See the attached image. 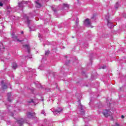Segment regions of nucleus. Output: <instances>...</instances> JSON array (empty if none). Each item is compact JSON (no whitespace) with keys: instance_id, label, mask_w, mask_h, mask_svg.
I'll list each match as a JSON object with an SVG mask.
<instances>
[{"instance_id":"f704fd0d","label":"nucleus","mask_w":126,"mask_h":126,"mask_svg":"<svg viewBox=\"0 0 126 126\" xmlns=\"http://www.w3.org/2000/svg\"><path fill=\"white\" fill-rule=\"evenodd\" d=\"M106 19H107V17H106Z\"/></svg>"},{"instance_id":"ddd939ff","label":"nucleus","mask_w":126,"mask_h":126,"mask_svg":"<svg viewBox=\"0 0 126 126\" xmlns=\"http://www.w3.org/2000/svg\"><path fill=\"white\" fill-rule=\"evenodd\" d=\"M107 25L109 28H113L114 26H113V23L110 22V21H107Z\"/></svg>"},{"instance_id":"4468645a","label":"nucleus","mask_w":126,"mask_h":126,"mask_svg":"<svg viewBox=\"0 0 126 126\" xmlns=\"http://www.w3.org/2000/svg\"><path fill=\"white\" fill-rule=\"evenodd\" d=\"M7 96L8 101H9V102H11V99H10V96H11V93H8L7 94Z\"/></svg>"},{"instance_id":"2eb2a0df","label":"nucleus","mask_w":126,"mask_h":126,"mask_svg":"<svg viewBox=\"0 0 126 126\" xmlns=\"http://www.w3.org/2000/svg\"><path fill=\"white\" fill-rule=\"evenodd\" d=\"M27 116L28 118H32V117H33V116H34V114L31 113V112H28L27 114Z\"/></svg>"},{"instance_id":"f03ea898","label":"nucleus","mask_w":126,"mask_h":126,"mask_svg":"<svg viewBox=\"0 0 126 126\" xmlns=\"http://www.w3.org/2000/svg\"><path fill=\"white\" fill-rule=\"evenodd\" d=\"M27 4V2H25L24 1H22L19 3H18V9H20L21 10H23V6H25Z\"/></svg>"},{"instance_id":"7ed1b4c3","label":"nucleus","mask_w":126,"mask_h":126,"mask_svg":"<svg viewBox=\"0 0 126 126\" xmlns=\"http://www.w3.org/2000/svg\"><path fill=\"white\" fill-rule=\"evenodd\" d=\"M51 111L53 112V113L55 116H57V115H60L61 113L63 111V108H58L57 109H56L55 111H53V109H51Z\"/></svg>"},{"instance_id":"6e6552de","label":"nucleus","mask_w":126,"mask_h":126,"mask_svg":"<svg viewBox=\"0 0 126 126\" xmlns=\"http://www.w3.org/2000/svg\"><path fill=\"white\" fill-rule=\"evenodd\" d=\"M28 103H33V104L34 105H36V104H38V103L39 102V100H33V99H31V101H28Z\"/></svg>"},{"instance_id":"6ab92c4d","label":"nucleus","mask_w":126,"mask_h":126,"mask_svg":"<svg viewBox=\"0 0 126 126\" xmlns=\"http://www.w3.org/2000/svg\"><path fill=\"white\" fill-rule=\"evenodd\" d=\"M50 54V52L49 51H45V55L47 56Z\"/></svg>"},{"instance_id":"f8f14e48","label":"nucleus","mask_w":126,"mask_h":126,"mask_svg":"<svg viewBox=\"0 0 126 126\" xmlns=\"http://www.w3.org/2000/svg\"><path fill=\"white\" fill-rule=\"evenodd\" d=\"M3 83H4V82H3V81H1V85H2V88L3 89H6L7 88V86L3 85Z\"/></svg>"},{"instance_id":"f257e3e1","label":"nucleus","mask_w":126,"mask_h":126,"mask_svg":"<svg viewBox=\"0 0 126 126\" xmlns=\"http://www.w3.org/2000/svg\"><path fill=\"white\" fill-rule=\"evenodd\" d=\"M23 47L25 50H27L30 55L27 57V59H32V55H30V45L29 44L23 45Z\"/></svg>"},{"instance_id":"20e7f679","label":"nucleus","mask_w":126,"mask_h":126,"mask_svg":"<svg viewBox=\"0 0 126 126\" xmlns=\"http://www.w3.org/2000/svg\"><path fill=\"white\" fill-rule=\"evenodd\" d=\"M102 114L104 117H108L111 115V111L108 110H104L102 112Z\"/></svg>"},{"instance_id":"bb28decb","label":"nucleus","mask_w":126,"mask_h":126,"mask_svg":"<svg viewBox=\"0 0 126 126\" xmlns=\"http://www.w3.org/2000/svg\"><path fill=\"white\" fill-rule=\"evenodd\" d=\"M122 119H125V116L124 115H122L121 116Z\"/></svg>"},{"instance_id":"dca6fc26","label":"nucleus","mask_w":126,"mask_h":126,"mask_svg":"<svg viewBox=\"0 0 126 126\" xmlns=\"http://www.w3.org/2000/svg\"><path fill=\"white\" fill-rule=\"evenodd\" d=\"M16 67H17V65H16V63H14L13 64L12 68L14 69H15V68H16Z\"/></svg>"},{"instance_id":"72a5a7b5","label":"nucleus","mask_w":126,"mask_h":126,"mask_svg":"<svg viewBox=\"0 0 126 126\" xmlns=\"http://www.w3.org/2000/svg\"><path fill=\"white\" fill-rule=\"evenodd\" d=\"M30 29H31V27H30Z\"/></svg>"},{"instance_id":"a211bd4d","label":"nucleus","mask_w":126,"mask_h":126,"mask_svg":"<svg viewBox=\"0 0 126 126\" xmlns=\"http://www.w3.org/2000/svg\"><path fill=\"white\" fill-rule=\"evenodd\" d=\"M6 8L7 9H10V10L8 11L9 12H10V11H11V7H10V6H7Z\"/></svg>"},{"instance_id":"473e14b6","label":"nucleus","mask_w":126,"mask_h":126,"mask_svg":"<svg viewBox=\"0 0 126 126\" xmlns=\"http://www.w3.org/2000/svg\"><path fill=\"white\" fill-rule=\"evenodd\" d=\"M54 10V11H56V10Z\"/></svg>"},{"instance_id":"412c9836","label":"nucleus","mask_w":126,"mask_h":126,"mask_svg":"<svg viewBox=\"0 0 126 126\" xmlns=\"http://www.w3.org/2000/svg\"><path fill=\"white\" fill-rule=\"evenodd\" d=\"M119 2H117V3H116V5H115V7H116V8H118V6L119 5Z\"/></svg>"},{"instance_id":"b1692460","label":"nucleus","mask_w":126,"mask_h":126,"mask_svg":"<svg viewBox=\"0 0 126 126\" xmlns=\"http://www.w3.org/2000/svg\"><path fill=\"white\" fill-rule=\"evenodd\" d=\"M115 126H120V124H119L118 123H116Z\"/></svg>"},{"instance_id":"1a4fd4ad","label":"nucleus","mask_w":126,"mask_h":126,"mask_svg":"<svg viewBox=\"0 0 126 126\" xmlns=\"http://www.w3.org/2000/svg\"><path fill=\"white\" fill-rule=\"evenodd\" d=\"M35 3H36L35 6L37 8H40V7L42 6V5H41V4L39 2V0L35 1Z\"/></svg>"},{"instance_id":"aec40b11","label":"nucleus","mask_w":126,"mask_h":126,"mask_svg":"<svg viewBox=\"0 0 126 126\" xmlns=\"http://www.w3.org/2000/svg\"><path fill=\"white\" fill-rule=\"evenodd\" d=\"M63 6H64L65 7H68V4H63Z\"/></svg>"},{"instance_id":"7c9ffc66","label":"nucleus","mask_w":126,"mask_h":126,"mask_svg":"<svg viewBox=\"0 0 126 126\" xmlns=\"http://www.w3.org/2000/svg\"><path fill=\"white\" fill-rule=\"evenodd\" d=\"M41 67H42V66H39V68H41Z\"/></svg>"},{"instance_id":"a878e982","label":"nucleus","mask_w":126,"mask_h":126,"mask_svg":"<svg viewBox=\"0 0 126 126\" xmlns=\"http://www.w3.org/2000/svg\"><path fill=\"white\" fill-rule=\"evenodd\" d=\"M102 68H103V69H104V68H106V66H103L102 67Z\"/></svg>"},{"instance_id":"cd10ccee","label":"nucleus","mask_w":126,"mask_h":126,"mask_svg":"<svg viewBox=\"0 0 126 126\" xmlns=\"http://www.w3.org/2000/svg\"><path fill=\"white\" fill-rule=\"evenodd\" d=\"M24 41H26V42H28V40L27 39H25Z\"/></svg>"},{"instance_id":"c756f323","label":"nucleus","mask_w":126,"mask_h":126,"mask_svg":"<svg viewBox=\"0 0 126 126\" xmlns=\"http://www.w3.org/2000/svg\"><path fill=\"white\" fill-rule=\"evenodd\" d=\"M21 34H23V32H21Z\"/></svg>"},{"instance_id":"f3484780","label":"nucleus","mask_w":126,"mask_h":126,"mask_svg":"<svg viewBox=\"0 0 126 126\" xmlns=\"http://www.w3.org/2000/svg\"><path fill=\"white\" fill-rule=\"evenodd\" d=\"M2 49H4L3 45L2 43H0V50H2Z\"/></svg>"},{"instance_id":"0eeeda50","label":"nucleus","mask_w":126,"mask_h":126,"mask_svg":"<svg viewBox=\"0 0 126 126\" xmlns=\"http://www.w3.org/2000/svg\"><path fill=\"white\" fill-rule=\"evenodd\" d=\"M84 24L86 26H90L91 23H90V21H89V19H86L84 22Z\"/></svg>"},{"instance_id":"5701e85b","label":"nucleus","mask_w":126,"mask_h":126,"mask_svg":"<svg viewBox=\"0 0 126 126\" xmlns=\"http://www.w3.org/2000/svg\"><path fill=\"white\" fill-rule=\"evenodd\" d=\"M2 5H3V4L2 2H1V1H0V6H2Z\"/></svg>"},{"instance_id":"2f4dec72","label":"nucleus","mask_w":126,"mask_h":126,"mask_svg":"<svg viewBox=\"0 0 126 126\" xmlns=\"http://www.w3.org/2000/svg\"><path fill=\"white\" fill-rule=\"evenodd\" d=\"M86 120H87V119L86 118V119H85V121H86Z\"/></svg>"},{"instance_id":"9d476101","label":"nucleus","mask_w":126,"mask_h":126,"mask_svg":"<svg viewBox=\"0 0 126 126\" xmlns=\"http://www.w3.org/2000/svg\"><path fill=\"white\" fill-rule=\"evenodd\" d=\"M17 123L20 125V126H21L23 125L24 121L23 120V119L21 118L20 120L17 121Z\"/></svg>"},{"instance_id":"4be33fe9","label":"nucleus","mask_w":126,"mask_h":126,"mask_svg":"<svg viewBox=\"0 0 126 126\" xmlns=\"http://www.w3.org/2000/svg\"><path fill=\"white\" fill-rule=\"evenodd\" d=\"M41 114H43V115H46V112H45V111L42 110L41 111Z\"/></svg>"},{"instance_id":"9b49d317","label":"nucleus","mask_w":126,"mask_h":126,"mask_svg":"<svg viewBox=\"0 0 126 126\" xmlns=\"http://www.w3.org/2000/svg\"><path fill=\"white\" fill-rule=\"evenodd\" d=\"M12 38L14 39V41H17V42H22V40H20L17 39V36L12 35Z\"/></svg>"},{"instance_id":"c85d7f7f","label":"nucleus","mask_w":126,"mask_h":126,"mask_svg":"<svg viewBox=\"0 0 126 126\" xmlns=\"http://www.w3.org/2000/svg\"><path fill=\"white\" fill-rule=\"evenodd\" d=\"M45 0V2H47V1H48L47 0Z\"/></svg>"},{"instance_id":"423d86ee","label":"nucleus","mask_w":126,"mask_h":126,"mask_svg":"<svg viewBox=\"0 0 126 126\" xmlns=\"http://www.w3.org/2000/svg\"><path fill=\"white\" fill-rule=\"evenodd\" d=\"M79 108L80 109V112H78V114L84 115V110L82 109V105L81 104H79Z\"/></svg>"},{"instance_id":"39448f33","label":"nucleus","mask_w":126,"mask_h":126,"mask_svg":"<svg viewBox=\"0 0 126 126\" xmlns=\"http://www.w3.org/2000/svg\"><path fill=\"white\" fill-rule=\"evenodd\" d=\"M24 18L25 20V22L29 26L30 24V20H29V16H28V15H25Z\"/></svg>"},{"instance_id":"393cba45","label":"nucleus","mask_w":126,"mask_h":126,"mask_svg":"<svg viewBox=\"0 0 126 126\" xmlns=\"http://www.w3.org/2000/svg\"><path fill=\"white\" fill-rule=\"evenodd\" d=\"M79 21L78 20L76 21V25H77V23H78Z\"/></svg>"}]
</instances>
